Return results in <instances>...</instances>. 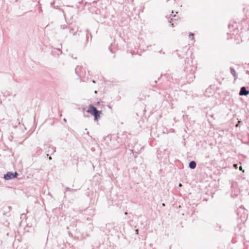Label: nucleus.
I'll list each match as a JSON object with an SVG mask.
<instances>
[{
	"instance_id": "obj_1",
	"label": "nucleus",
	"mask_w": 249,
	"mask_h": 249,
	"mask_svg": "<svg viewBox=\"0 0 249 249\" xmlns=\"http://www.w3.org/2000/svg\"><path fill=\"white\" fill-rule=\"evenodd\" d=\"M87 112L94 116V120L95 121H98L99 119L100 114H101V111L98 110L95 107L91 105L89 106Z\"/></svg>"
},
{
	"instance_id": "obj_2",
	"label": "nucleus",
	"mask_w": 249,
	"mask_h": 249,
	"mask_svg": "<svg viewBox=\"0 0 249 249\" xmlns=\"http://www.w3.org/2000/svg\"><path fill=\"white\" fill-rule=\"evenodd\" d=\"M18 176V173L17 172L12 173L9 172L4 176V178L5 180H10L11 179L14 178Z\"/></svg>"
},
{
	"instance_id": "obj_3",
	"label": "nucleus",
	"mask_w": 249,
	"mask_h": 249,
	"mask_svg": "<svg viewBox=\"0 0 249 249\" xmlns=\"http://www.w3.org/2000/svg\"><path fill=\"white\" fill-rule=\"evenodd\" d=\"M249 94V91L247 90L245 87H242L239 91V95L240 96H247Z\"/></svg>"
},
{
	"instance_id": "obj_4",
	"label": "nucleus",
	"mask_w": 249,
	"mask_h": 249,
	"mask_svg": "<svg viewBox=\"0 0 249 249\" xmlns=\"http://www.w3.org/2000/svg\"><path fill=\"white\" fill-rule=\"evenodd\" d=\"M196 162L195 161H191L189 164V167L192 169H195L196 167Z\"/></svg>"
},
{
	"instance_id": "obj_5",
	"label": "nucleus",
	"mask_w": 249,
	"mask_h": 249,
	"mask_svg": "<svg viewBox=\"0 0 249 249\" xmlns=\"http://www.w3.org/2000/svg\"><path fill=\"white\" fill-rule=\"evenodd\" d=\"M230 70L231 73L234 76V79L236 80L237 78V75L236 74L235 70L232 68H231Z\"/></svg>"
},
{
	"instance_id": "obj_6",
	"label": "nucleus",
	"mask_w": 249,
	"mask_h": 249,
	"mask_svg": "<svg viewBox=\"0 0 249 249\" xmlns=\"http://www.w3.org/2000/svg\"><path fill=\"white\" fill-rule=\"evenodd\" d=\"M194 36V34L191 33H190V34H189V38L192 39H193Z\"/></svg>"
},
{
	"instance_id": "obj_7",
	"label": "nucleus",
	"mask_w": 249,
	"mask_h": 249,
	"mask_svg": "<svg viewBox=\"0 0 249 249\" xmlns=\"http://www.w3.org/2000/svg\"><path fill=\"white\" fill-rule=\"evenodd\" d=\"M240 122H241L240 121L238 122V123L236 125V127H238L239 126V124L240 123Z\"/></svg>"
},
{
	"instance_id": "obj_8",
	"label": "nucleus",
	"mask_w": 249,
	"mask_h": 249,
	"mask_svg": "<svg viewBox=\"0 0 249 249\" xmlns=\"http://www.w3.org/2000/svg\"><path fill=\"white\" fill-rule=\"evenodd\" d=\"M135 232H136V234H138V230H137H137H135Z\"/></svg>"
},
{
	"instance_id": "obj_9",
	"label": "nucleus",
	"mask_w": 249,
	"mask_h": 249,
	"mask_svg": "<svg viewBox=\"0 0 249 249\" xmlns=\"http://www.w3.org/2000/svg\"><path fill=\"white\" fill-rule=\"evenodd\" d=\"M63 121H64L65 123H66V122H67V120H66V119H65V118H64V119H63Z\"/></svg>"
},
{
	"instance_id": "obj_10",
	"label": "nucleus",
	"mask_w": 249,
	"mask_h": 249,
	"mask_svg": "<svg viewBox=\"0 0 249 249\" xmlns=\"http://www.w3.org/2000/svg\"><path fill=\"white\" fill-rule=\"evenodd\" d=\"M179 187L182 186V184H181V183H179Z\"/></svg>"
},
{
	"instance_id": "obj_11",
	"label": "nucleus",
	"mask_w": 249,
	"mask_h": 249,
	"mask_svg": "<svg viewBox=\"0 0 249 249\" xmlns=\"http://www.w3.org/2000/svg\"><path fill=\"white\" fill-rule=\"evenodd\" d=\"M67 190H70V189L69 187H67L66 189Z\"/></svg>"
},
{
	"instance_id": "obj_12",
	"label": "nucleus",
	"mask_w": 249,
	"mask_h": 249,
	"mask_svg": "<svg viewBox=\"0 0 249 249\" xmlns=\"http://www.w3.org/2000/svg\"><path fill=\"white\" fill-rule=\"evenodd\" d=\"M172 20H173V19H171V20H169V22L170 23H171V21H172Z\"/></svg>"
},
{
	"instance_id": "obj_13",
	"label": "nucleus",
	"mask_w": 249,
	"mask_h": 249,
	"mask_svg": "<svg viewBox=\"0 0 249 249\" xmlns=\"http://www.w3.org/2000/svg\"><path fill=\"white\" fill-rule=\"evenodd\" d=\"M173 25H174V23H172V24H171V26H172V27H174V26H173Z\"/></svg>"
},
{
	"instance_id": "obj_14",
	"label": "nucleus",
	"mask_w": 249,
	"mask_h": 249,
	"mask_svg": "<svg viewBox=\"0 0 249 249\" xmlns=\"http://www.w3.org/2000/svg\"><path fill=\"white\" fill-rule=\"evenodd\" d=\"M240 170H242V168L241 166L240 167Z\"/></svg>"
},
{
	"instance_id": "obj_15",
	"label": "nucleus",
	"mask_w": 249,
	"mask_h": 249,
	"mask_svg": "<svg viewBox=\"0 0 249 249\" xmlns=\"http://www.w3.org/2000/svg\"><path fill=\"white\" fill-rule=\"evenodd\" d=\"M92 82H93V83H95V81L94 80H93V81H92Z\"/></svg>"
},
{
	"instance_id": "obj_16",
	"label": "nucleus",
	"mask_w": 249,
	"mask_h": 249,
	"mask_svg": "<svg viewBox=\"0 0 249 249\" xmlns=\"http://www.w3.org/2000/svg\"><path fill=\"white\" fill-rule=\"evenodd\" d=\"M162 206H165L164 203H162Z\"/></svg>"
},
{
	"instance_id": "obj_17",
	"label": "nucleus",
	"mask_w": 249,
	"mask_h": 249,
	"mask_svg": "<svg viewBox=\"0 0 249 249\" xmlns=\"http://www.w3.org/2000/svg\"><path fill=\"white\" fill-rule=\"evenodd\" d=\"M124 214H125V215H126V214H127V212H125Z\"/></svg>"
},
{
	"instance_id": "obj_18",
	"label": "nucleus",
	"mask_w": 249,
	"mask_h": 249,
	"mask_svg": "<svg viewBox=\"0 0 249 249\" xmlns=\"http://www.w3.org/2000/svg\"><path fill=\"white\" fill-rule=\"evenodd\" d=\"M235 166L236 168H237V164H235Z\"/></svg>"
},
{
	"instance_id": "obj_19",
	"label": "nucleus",
	"mask_w": 249,
	"mask_h": 249,
	"mask_svg": "<svg viewBox=\"0 0 249 249\" xmlns=\"http://www.w3.org/2000/svg\"><path fill=\"white\" fill-rule=\"evenodd\" d=\"M49 159H50V160H51V159H52V158L50 157L49 158Z\"/></svg>"
}]
</instances>
